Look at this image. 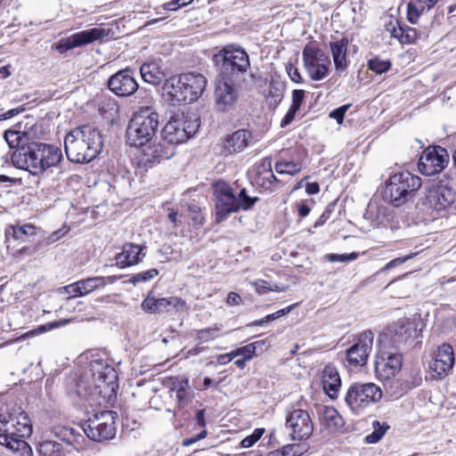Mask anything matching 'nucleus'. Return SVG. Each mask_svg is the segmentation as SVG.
Segmentation results:
<instances>
[{
    "instance_id": "10",
    "label": "nucleus",
    "mask_w": 456,
    "mask_h": 456,
    "mask_svg": "<svg viewBox=\"0 0 456 456\" xmlns=\"http://www.w3.org/2000/svg\"><path fill=\"white\" fill-rule=\"evenodd\" d=\"M303 61L308 76L315 81L328 76L330 61L315 43H308L303 49Z\"/></svg>"
},
{
    "instance_id": "11",
    "label": "nucleus",
    "mask_w": 456,
    "mask_h": 456,
    "mask_svg": "<svg viewBox=\"0 0 456 456\" xmlns=\"http://www.w3.org/2000/svg\"><path fill=\"white\" fill-rule=\"evenodd\" d=\"M111 34L112 31L110 28H92L74 33L67 38H62L53 47L59 53L63 54L73 48L81 47L94 41L107 38Z\"/></svg>"
},
{
    "instance_id": "27",
    "label": "nucleus",
    "mask_w": 456,
    "mask_h": 456,
    "mask_svg": "<svg viewBox=\"0 0 456 456\" xmlns=\"http://www.w3.org/2000/svg\"><path fill=\"white\" fill-rule=\"evenodd\" d=\"M422 383V376L419 370H411L404 379H396L391 382L390 390L392 394L399 397L404 393L419 387Z\"/></svg>"
},
{
    "instance_id": "61",
    "label": "nucleus",
    "mask_w": 456,
    "mask_h": 456,
    "mask_svg": "<svg viewBox=\"0 0 456 456\" xmlns=\"http://www.w3.org/2000/svg\"><path fill=\"white\" fill-rule=\"evenodd\" d=\"M288 74L290 77V79L296 83H301L302 77L301 75L297 68L290 65L289 67H287Z\"/></svg>"
},
{
    "instance_id": "56",
    "label": "nucleus",
    "mask_w": 456,
    "mask_h": 456,
    "mask_svg": "<svg viewBox=\"0 0 456 456\" xmlns=\"http://www.w3.org/2000/svg\"><path fill=\"white\" fill-rule=\"evenodd\" d=\"M278 451L283 456H300L303 454L302 447L299 444H287Z\"/></svg>"
},
{
    "instance_id": "64",
    "label": "nucleus",
    "mask_w": 456,
    "mask_h": 456,
    "mask_svg": "<svg viewBox=\"0 0 456 456\" xmlns=\"http://www.w3.org/2000/svg\"><path fill=\"white\" fill-rule=\"evenodd\" d=\"M296 113H297V110L289 108V110H288L287 114L285 115V117L281 120V126L283 127V126H286L289 124H290L291 121L294 119V118L296 116Z\"/></svg>"
},
{
    "instance_id": "60",
    "label": "nucleus",
    "mask_w": 456,
    "mask_h": 456,
    "mask_svg": "<svg viewBox=\"0 0 456 456\" xmlns=\"http://www.w3.org/2000/svg\"><path fill=\"white\" fill-rule=\"evenodd\" d=\"M208 436V431L207 429H203L200 433H199L198 435L192 436V437H190V438H186L184 440H183L182 442V444L183 446H190L195 443H197L198 441L201 440V439H204L206 438Z\"/></svg>"
},
{
    "instance_id": "36",
    "label": "nucleus",
    "mask_w": 456,
    "mask_h": 456,
    "mask_svg": "<svg viewBox=\"0 0 456 456\" xmlns=\"http://www.w3.org/2000/svg\"><path fill=\"white\" fill-rule=\"evenodd\" d=\"M321 420L330 432H337L344 426L342 416L334 407H324L321 415Z\"/></svg>"
},
{
    "instance_id": "44",
    "label": "nucleus",
    "mask_w": 456,
    "mask_h": 456,
    "mask_svg": "<svg viewBox=\"0 0 456 456\" xmlns=\"http://www.w3.org/2000/svg\"><path fill=\"white\" fill-rule=\"evenodd\" d=\"M188 386L189 381L188 379H185L180 383L179 387L175 390V398L178 409L184 408L191 402V397L189 396L186 389Z\"/></svg>"
},
{
    "instance_id": "52",
    "label": "nucleus",
    "mask_w": 456,
    "mask_h": 456,
    "mask_svg": "<svg viewBox=\"0 0 456 456\" xmlns=\"http://www.w3.org/2000/svg\"><path fill=\"white\" fill-rule=\"evenodd\" d=\"M260 342L251 343L242 347L233 350L234 355H242L243 358H247L248 361L255 355L256 345Z\"/></svg>"
},
{
    "instance_id": "40",
    "label": "nucleus",
    "mask_w": 456,
    "mask_h": 456,
    "mask_svg": "<svg viewBox=\"0 0 456 456\" xmlns=\"http://www.w3.org/2000/svg\"><path fill=\"white\" fill-rule=\"evenodd\" d=\"M274 167L275 171L280 175H294L301 170V164L295 161L279 160Z\"/></svg>"
},
{
    "instance_id": "50",
    "label": "nucleus",
    "mask_w": 456,
    "mask_h": 456,
    "mask_svg": "<svg viewBox=\"0 0 456 456\" xmlns=\"http://www.w3.org/2000/svg\"><path fill=\"white\" fill-rule=\"evenodd\" d=\"M265 428H256L250 436H246L240 442V446L243 448H249L253 446L265 434Z\"/></svg>"
},
{
    "instance_id": "48",
    "label": "nucleus",
    "mask_w": 456,
    "mask_h": 456,
    "mask_svg": "<svg viewBox=\"0 0 456 456\" xmlns=\"http://www.w3.org/2000/svg\"><path fill=\"white\" fill-rule=\"evenodd\" d=\"M236 199H237V204H238V211L240 209H243V210L250 209L253 207V205L258 200V198H256V197H255V198L249 197L247 194L246 189L240 190V191L238 197H236Z\"/></svg>"
},
{
    "instance_id": "24",
    "label": "nucleus",
    "mask_w": 456,
    "mask_h": 456,
    "mask_svg": "<svg viewBox=\"0 0 456 456\" xmlns=\"http://www.w3.org/2000/svg\"><path fill=\"white\" fill-rule=\"evenodd\" d=\"M183 92L187 95L188 102H194L201 96L206 89L207 79L200 73L189 72L182 74Z\"/></svg>"
},
{
    "instance_id": "4",
    "label": "nucleus",
    "mask_w": 456,
    "mask_h": 456,
    "mask_svg": "<svg viewBox=\"0 0 456 456\" xmlns=\"http://www.w3.org/2000/svg\"><path fill=\"white\" fill-rule=\"evenodd\" d=\"M159 126V115L151 107H141L130 118L126 128V142L139 148L150 142Z\"/></svg>"
},
{
    "instance_id": "55",
    "label": "nucleus",
    "mask_w": 456,
    "mask_h": 456,
    "mask_svg": "<svg viewBox=\"0 0 456 456\" xmlns=\"http://www.w3.org/2000/svg\"><path fill=\"white\" fill-rule=\"evenodd\" d=\"M416 255H417V253H411V254L406 255L404 256H400V257L395 258V259L391 260L390 262H388L380 271L386 272L390 269H393L400 265H403L406 261L413 258Z\"/></svg>"
},
{
    "instance_id": "59",
    "label": "nucleus",
    "mask_w": 456,
    "mask_h": 456,
    "mask_svg": "<svg viewBox=\"0 0 456 456\" xmlns=\"http://www.w3.org/2000/svg\"><path fill=\"white\" fill-rule=\"evenodd\" d=\"M334 208V204H330L325 210L322 212L321 216L318 218V220L314 224V227L317 228L319 226H322L325 224V222L330 218L332 211Z\"/></svg>"
},
{
    "instance_id": "3",
    "label": "nucleus",
    "mask_w": 456,
    "mask_h": 456,
    "mask_svg": "<svg viewBox=\"0 0 456 456\" xmlns=\"http://www.w3.org/2000/svg\"><path fill=\"white\" fill-rule=\"evenodd\" d=\"M102 145L100 131L88 125L75 127L64 138L65 153L74 163H88L94 159Z\"/></svg>"
},
{
    "instance_id": "18",
    "label": "nucleus",
    "mask_w": 456,
    "mask_h": 456,
    "mask_svg": "<svg viewBox=\"0 0 456 456\" xmlns=\"http://www.w3.org/2000/svg\"><path fill=\"white\" fill-rule=\"evenodd\" d=\"M138 86L134 72L130 69L118 71L108 80L109 89L119 97H128L134 94L137 91Z\"/></svg>"
},
{
    "instance_id": "49",
    "label": "nucleus",
    "mask_w": 456,
    "mask_h": 456,
    "mask_svg": "<svg viewBox=\"0 0 456 456\" xmlns=\"http://www.w3.org/2000/svg\"><path fill=\"white\" fill-rule=\"evenodd\" d=\"M158 274H159V271L155 268H152L146 272H142V273L133 275L129 279L128 281L134 285H136L141 282L149 281L152 280L153 278H155Z\"/></svg>"
},
{
    "instance_id": "30",
    "label": "nucleus",
    "mask_w": 456,
    "mask_h": 456,
    "mask_svg": "<svg viewBox=\"0 0 456 456\" xmlns=\"http://www.w3.org/2000/svg\"><path fill=\"white\" fill-rule=\"evenodd\" d=\"M39 456H77L74 449L64 448V444L53 440L39 442L37 447Z\"/></svg>"
},
{
    "instance_id": "38",
    "label": "nucleus",
    "mask_w": 456,
    "mask_h": 456,
    "mask_svg": "<svg viewBox=\"0 0 456 456\" xmlns=\"http://www.w3.org/2000/svg\"><path fill=\"white\" fill-rule=\"evenodd\" d=\"M397 27H393L391 29V36L395 38H397L403 44H411L413 43L417 38L421 37V36L427 37L425 33H420L415 28H411L409 26H401L398 22H396Z\"/></svg>"
},
{
    "instance_id": "21",
    "label": "nucleus",
    "mask_w": 456,
    "mask_h": 456,
    "mask_svg": "<svg viewBox=\"0 0 456 456\" xmlns=\"http://www.w3.org/2000/svg\"><path fill=\"white\" fill-rule=\"evenodd\" d=\"M51 433L64 444V448L74 449L77 456L86 449L87 440L78 430L63 425H55L51 428Z\"/></svg>"
},
{
    "instance_id": "22",
    "label": "nucleus",
    "mask_w": 456,
    "mask_h": 456,
    "mask_svg": "<svg viewBox=\"0 0 456 456\" xmlns=\"http://www.w3.org/2000/svg\"><path fill=\"white\" fill-rule=\"evenodd\" d=\"M51 433L64 444V448L74 449L77 456L86 449L87 440L78 430L63 425H55L51 428Z\"/></svg>"
},
{
    "instance_id": "23",
    "label": "nucleus",
    "mask_w": 456,
    "mask_h": 456,
    "mask_svg": "<svg viewBox=\"0 0 456 456\" xmlns=\"http://www.w3.org/2000/svg\"><path fill=\"white\" fill-rule=\"evenodd\" d=\"M442 148L428 149L420 157L419 168L425 175H432L442 171L447 162V155Z\"/></svg>"
},
{
    "instance_id": "54",
    "label": "nucleus",
    "mask_w": 456,
    "mask_h": 456,
    "mask_svg": "<svg viewBox=\"0 0 456 456\" xmlns=\"http://www.w3.org/2000/svg\"><path fill=\"white\" fill-rule=\"evenodd\" d=\"M358 257V254L352 252L350 254H328L326 258L330 262H349L355 260Z\"/></svg>"
},
{
    "instance_id": "47",
    "label": "nucleus",
    "mask_w": 456,
    "mask_h": 456,
    "mask_svg": "<svg viewBox=\"0 0 456 456\" xmlns=\"http://www.w3.org/2000/svg\"><path fill=\"white\" fill-rule=\"evenodd\" d=\"M368 67L373 72L382 74L391 68V62L387 60L374 57L368 61Z\"/></svg>"
},
{
    "instance_id": "41",
    "label": "nucleus",
    "mask_w": 456,
    "mask_h": 456,
    "mask_svg": "<svg viewBox=\"0 0 456 456\" xmlns=\"http://www.w3.org/2000/svg\"><path fill=\"white\" fill-rule=\"evenodd\" d=\"M373 431L365 436V441L367 444H376L378 443L385 435L387 430L389 428V426L386 423H380L379 420H374L372 422Z\"/></svg>"
},
{
    "instance_id": "13",
    "label": "nucleus",
    "mask_w": 456,
    "mask_h": 456,
    "mask_svg": "<svg viewBox=\"0 0 456 456\" xmlns=\"http://www.w3.org/2000/svg\"><path fill=\"white\" fill-rule=\"evenodd\" d=\"M216 221H224L230 214L238 211L236 196L228 183L218 181L214 184Z\"/></svg>"
},
{
    "instance_id": "62",
    "label": "nucleus",
    "mask_w": 456,
    "mask_h": 456,
    "mask_svg": "<svg viewBox=\"0 0 456 456\" xmlns=\"http://www.w3.org/2000/svg\"><path fill=\"white\" fill-rule=\"evenodd\" d=\"M256 289L258 293H265V291H273V288L269 283L264 280H258L254 283Z\"/></svg>"
},
{
    "instance_id": "42",
    "label": "nucleus",
    "mask_w": 456,
    "mask_h": 456,
    "mask_svg": "<svg viewBox=\"0 0 456 456\" xmlns=\"http://www.w3.org/2000/svg\"><path fill=\"white\" fill-rule=\"evenodd\" d=\"M184 301L176 297L158 298V314L169 312L171 308L184 305Z\"/></svg>"
},
{
    "instance_id": "7",
    "label": "nucleus",
    "mask_w": 456,
    "mask_h": 456,
    "mask_svg": "<svg viewBox=\"0 0 456 456\" xmlns=\"http://www.w3.org/2000/svg\"><path fill=\"white\" fill-rule=\"evenodd\" d=\"M200 127V119L176 113L170 118L161 131L163 141L167 145L180 144L192 137Z\"/></svg>"
},
{
    "instance_id": "57",
    "label": "nucleus",
    "mask_w": 456,
    "mask_h": 456,
    "mask_svg": "<svg viewBox=\"0 0 456 456\" xmlns=\"http://www.w3.org/2000/svg\"><path fill=\"white\" fill-rule=\"evenodd\" d=\"M305 99V91L301 89H296L292 92V104L291 109L298 110L303 101Z\"/></svg>"
},
{
    "instance_id": "53",
    "label": "nucleus",
    "mask_w": 456,
    "mask_h": 456,
    "mask_svg": "<svg viewBox=\"0 0 456 456\" xmlns=\"http://www.w3.org/2000/svg\"><path fill=\"white\" fill-rule=\"evenodd\" d=\"M141 307L146 313L158 314V298L149 294L142 302Z\"/></svg>"
},
{
    "instance_id": "28",
    "label": "nucleus",
    "mask_w": 456,
    "mask_h": 456,
    "mask_svg": "<svg viewBox=\"0 0 456 456\" xmlns=\"http://www.w3.org/2000/svg\"><path fill=\"white\" fill-rule=\"evenodd\" d=\"M144 247L134 243H126L123 246L122 251L116 256L117 265L125 268L127 266L134 265L141 261V255L145 256L142 253Z\"/></svg>"
},
{
    "instance_id": "33",
    "label": "nucleus",
    "mask_w": 456,
    "mask_h": 456,
    "mask_svg": "<svg viewBox=\"0 0 456 456\" xmlns=\"http://www.w3.org/2000/svg\"><path fill=\"white\" fill-rule=\"evenodd\" d=\"M4 138L11 149L19 151L28 146L32 141L30 133L27 131L8 129L4 134Z\"/></svg>"
},
{
    "instance_id": "12",
    "label": "nucleus",
    "mask_w": 456,
    "mask_h": 456,
    "mask_svg": "<svg viewBox=\"0 0 456 456\" xmlns=\"http://www.w3.org/2000/svg\"><path fill=\"white\" fill-rule=\"evenodd\" d=\"M285 426L289 430L290 438L294 441L306 440L314 431V423L309 413L302 409L289 411Z\"/></svg>"
},
{
    "instance_id": "37",
    "label": "nucleus",
    "mask_w": 456,
    "mask_h": 456,
    "mask_svg": "<svg viewBox=\"0 0 456 456\" xmlns=\"http://www.w3.org/2000/svg\"><path fill=\"white\" fill-rule=\"evenodd\" d=\"M140 73L144 82L151 85H159L165 75L156 61L143 63L141 66Z\"/></svg>"
},
{
    "instance_id": "45",
    "label": "nucleus",
    "mask_w": 456,
    "mask_h": 456,
    "mask_svg": "<svg viewBox=\"0 0 456 456\" xmlns=\"http://www.w3.org/2000/svg\"><path fill=\"white\" fill-rule=\"evenodd\" d=\"M94 379L102 380L108 385L113 383L117 379V372L111 366L105 365L102 370H98L97 373H94Z\"/></svg>"
},
{
    "instance_id": "16",
    "label": "nucleus",
    "mask_w": 456,
    "mask_h": 456,
    "mask_svg": "<svg viewBox=\"0 0 456 456\" xmlns=\"http://www.w3.org/2000/svg\"><path fill=\"white\" fill-rule=\"evenodd\" d=\"M374 334L370 330L362 332L356 342L346 351V359L350 366H364L372 351Z\"/></svg>"
},
{
    "instance_id": "17",
    "label": "nucleus",
    "mask_w": 456,
    "mask_h": 456,
    "mask_svg": "<svg viewBox=\"0 0 456 456\" xmlns=\"http://www.w3.org/2000/svg\"><path fill=\"white\" fill-rule=\"evenodd\" d=\"M142 155L140 157V165L145 168H151L159 164L162 160L168 159L175 155L174 146L167 145L166 142H148L141 146Z\"/></svg>"
},
{
    "instance_id": "6",
    "label": "nucleus",
    "mask_w": 456,
    "mask_h": 456,
    "mask_svg": "<svg viewBox=\"0 0 456 456\" xmlns=\"http://www.w3.org/2000/svg\"><path fill=\"white\" fill-rule=\"evenodd\" d=\"M213 61L218 77L239 81L250 67L248 54L242 48L227 45L216 53Z\"/></svg>"
},
{
    "instance_id": "63",
    "label": "nucleus",
    "mask_w": 456,
    "mask_h": 456,
    "mask_svg": "<svg viewBox=\"0 0 456 456\" xmlns=\"http://www.w3.org/2000/svg\"><path fill=\"white\" fill-rule=\"evenodd\" d=\"M242 302L240 296L235 292H230L227 296L226 303L228 305H239Z\"/></svg>"
},
{
    "instance_id": "8",
    "label": "nucleus",
    "mask_w": 456,
    "mask_h": 456,
    "mask_svg": "<svg viewBox=\"0 0 456 456\" xmlns=\"http://www.w3.org/2000/svg\"><path fill=\"white\" fill-rule=\"evenodd\" d=\"M382 395L381 388L372 382H356L348 387L345 402L354 414H360L370 404L378 403Z\"/></svg>"
},
{
    "instance_id": "25",
    "label": "nucleus",
    "mask_w": 456,
    "mask_h": 456,
    "mask_svg": "<svg viewBox=\"0 0 456 456\" xmlns=\"http://www.w3.org/2000/svg\"><path fill=\"white\" fill-rule=\"evenodd\" d=\"M252 134L248 130L239 129L227 135L223 142V151L225 155L239 153L249 144Z\"/></svg>"
},
{
    "instance_id": "9",
    "label": "nucleus",
    "mask_w": 456,
    "mask_h": 456,
    "mask_svg": "<svg viewBox=\"0 0 456 456\" xmlns=\"http://www.w3.org/2000/svg\"><path fill=\"white\" fill-rule=\"evenodd\" d=\"M116 418L117 413L112 411L97 412L82 428L84 434L95 442L110 440L117 432Z\"/></svg>"
},
{
    "instance_id": "39",
    "label": "nucleus",
    "mask_w": 456,
    "mask_h": 456,
    "mask_svg": "<svg viewBox=\"0 0 456 456\" xmlns=\"http://www.w3.org/2000/svg\"><path fill=\"white\" fill-rule=\"evenodd\" d=\"M37 228L29 224L24 225L11 226L6 231V236H12L14 240H25L27 237L36 234Z\"/></svg>"
},
{
    "instance_id": "20",
    "label": "nucleus",
    "mask_w": 456,
    "mask_h": 456,
    "mask_svg": "<svg viewBox=\"0 0 456 456\" xmlns=\"http://www.w3.org/2000/svg\"><path fill=\"white\" fill-rule=\"evenodd\" d=\"M454 363L453 347L450 344L444 343L438 346L435 357L429 364V369L436 377L442 379L452 371Z\"/></svg>"
},
{
    "instance_id": "35",
    "label": "nucleus",
    "mask_w": 456,
    "mask_h": 456,
    "mask_svg": "<svg viewBox=\"0 0 456 456\" xmlns=\"http://www.w3.org/2000/svg\"><path fill=\"white\" fill-rule=\"evenodd\" d=\"M438 0H411L407 6V19L410 23H417L419 16L435 6Z\"/></svg>"
},
{
    "instance_id": "34",
    "label": "nucleus",
    "mask_w": 456,
    "mask_h": 456,
    "mask_svg": "<svg viewBox=\"0 0 456 456\" xmlns=\"http://www.w3.org/2000/svg\"><path fill=\"white\" fill-rule=\"evenodd\" d=\"M395 336L398 343L411 345L418 336V330L414 323L408 319H402L398 321Z\"/></svg>"
},
{
    "instance_id": "29",
    "label": "nucleus",
    "mask_w": 456,
    "mask_h": 456,
    "mask_svg": "<svg viewBox=\"0 0 456 456\" xmlns=\"http://www.w3.org/2000/svg\"><path fill=\"white\" fill-rule=\"evenodd\" d=\"M322 385L323 391L330 398H335L341 387V379L337 368L333 365L324 367L322 373Z\"/></svg>"
},
{
    "instance_id": "58",
    "label": "nucleus",
    "mask_w": 456,
    "mask_h": 456,
    "mask_svg": "<svg viewBox=\"0 0 456 456\" xmlns=\"http://www.w3.org/2000/svg\"><path fill=\"white\" fill-rule=\"evenodd\" d=\"M349 105H343L339 108L335 109L330 113V117L336 119L338 124H342L345 114L348 110Z\"/></svg>"
},
{
    "instance_id": "19",
    "label": "nucleus",
    "mask_w": 456,
    "mask_h": 456,
    "mask_svg": "<svg viewBox=\"0 0 456 456\" xmlns=\"http://www.w3.org/2000/svg\"><path fill=\"white\" fill-rule=\"evenodd\" d=\"M237 81L218 77L216 81L215 102L218 110L227 111L238 99Z\"/></svg>"
},
{
    "instance_id": "1",
    "label": "nucleus",
    "mask_w": 456,
    "mask_h": 456,
    "mask_svg": "<svg viewBox=\"0 0 456 456\" xmlns=\"http://www.w3.org/2000/svg\"><path fill=\"white\" fill-rule=\"evenodd\" d=\"M0 444L20 456H32V449L24 440L32 434L28 414L15 402L0 403Z\"/></svg>"
},
{
    "instance_id": "2",
    "label": "nucleus",
    "mask_w": 456,
    "mask_h": 456,
    "mask_svg": "<svg viewBox=\"0 0 456 456\" xmlns=\"http://www.w3.org/2000/svg\"><path fill=\"white\" fill-rule=\"evenodd\" d=\"M61 159L62 152L59 147L35 141L12 154V163L33 175H39L56 167Z\"/></svg>"
},
{
    "instance_id": "26",
    "label": "nucleus",
    "mask_w": 456,
    "mask_h": 456,
    "mask_svg": "<svg viewBox=\"0 0 456 456\" xmlns=\"http://www.w3.org/2000/svg\"><path fill=\"white\" fill-rule=\"evenodd\" d=\"M105 281L103 277L96 276L77 281L74 283L63 287L65 292L70 297H83L87 295L98 288L103 287Z\"/></svg>"
},
{
    "instance_id": "15",
    "label": "nucleus",
    "mask_w": 456,
    "mask_h": 456,
    "mask_svg": "<svg viewBox=\"0 0 456 456\" xmlns=\"http://www.w3.org/2000/svg\"><path fill=\"white\" fill-rule=\"evenodd\" d=\"M403 364V355L398 352L382 351L378 355L375 362V372L377 378L382 382L392 380L400 371Z\"/></svg>"
},
{
    "instance_id": "51",
    "label": "nucleus",
    "mask_w": 456,
    "mask_h": 456,
    "mask_svg": "<svg viewBox=\"0 0 456 456\" xmlns=\"http://www.w3.org/2000/svg\"><path fill=\"white\" fill-rule=\"evenodd\" d=\"M271 173H273L272 169V159L270 157H265L260 160L259 163L256 166V175H266L271 176Z\"/></svg>"
},
{
    "instance_id": "31",
    "label": "nucleus",
    "mask_w": 456,
    "mask_h": 456,
    "mask_svg": "<svg viewBox=\"0 0 456 456\" xmlns=\"http://www.w3.org/2000/svg\"><path fill=\"white\" fill-rule=\"evenodd\" d=\"M347 45L348 39L345 37L330 43V52L337 70H345L348 65L346 60Z\"/></svg>"
},
{
    "instance_id": "43",
    "label": "nucleus",
    "mask_w": 456,
    "mask_h": 456,
    "mask_svg": "<svg viewBox=\"0 0 456 456\" xmlns=\"http://www.w3.org/2000/svg\"><path fill=\"white\" fill-rule=\"evenodd\" d=\"M221 327H213L197 330L196 338L201 343H207L217 338L220 336Z\"/></svg>"
},
{
    "instance_id": "46",
    "label": "nucleus",
    "mask_w": 456,
    "mask_h": 456,
    "mask_svg": "<svg viewBox=\"0 0 456 456\" xmlns=\"http://www.w3.org/2000/svg\"><path fill=\"white\" fill-rule=\"evenodd\" d=\"M255 181L260 188L268 191H272L275 184L279 183L273 173H271L270 177L266 175H256Z\"/></svg>"
},
{
    "instance_id": "5",
    "label": "nucleus",
    "mask_w": 456,
    "mask_h": 456,
    "mask_svg": "<svg viewBox=\"0 0 456 456\" xmlns=\"http://www.w3.org/2000/svg\"><path fill=\"white\" fill-rule=\"evenodd\" d=\"M421 186V179L408 171L390 175L384 190V200L394 207L411 200Z\"/></svg>"
},
{
    "instance_id": "32",
    "label": "nucleus",
    "mask_w": 456,
    "mask_h": 456,
    "mask_svg": "<svg viewBox=\"0 0 456 456\" xmlns=\"http://www.w3.org/2000/svg\"><path fill=\"white\" fill-rule=\"evenodd\" d=\"M183 87L182 75H180L167 79L163 90L166 94L170 96V100L174 102H188Z\"/></svg>"
},
{
    "instance_id": "14",
    "label": "nucleus",
    "mask_w": 456,
    "mask_h": 456,
    "mask_svg": "<svg viewBox=\"0 0 456 456\" xmlns=\"http://www.w3.org/2000/svg\"><path fill=\"white\" fill-rule=\"evenodd\" d=\"M427 201L437 212L447 210L450 214H456V183L429 190Z\"/></svg>"
}]
</instances>
